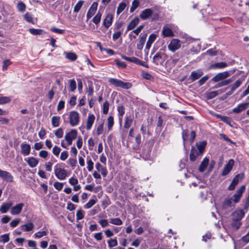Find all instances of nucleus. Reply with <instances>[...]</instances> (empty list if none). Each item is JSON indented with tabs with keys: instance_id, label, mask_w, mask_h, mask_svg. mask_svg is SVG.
Masks as SVG:
<instances>
[{
	"instance_id": "603ef678",
	"label": "nucleus",
	"mask_w": 249,
	"mask_h": 249,
	"mask_svg": "<svg viewBox=\"0 0 249 249\" xmlns=\"http://www.w3.org/2000/svg\"><path fill=\"white\" fill-rule=\"evenodd\" d=\"M109 103L108 101H106L103 104V111L104 114H107L109 109Z\"/></svg>"
},
{
	"instance_id": "72a5a7b5",
	"label": "nucleus",
	"mask_w": 249,
	"mask_h": 249,
	"mask_svg": "<svg viewBox=\"0 0 249 249\" xmlns=\"http://www.w3.org/2000/svg\"><path fill=\"white\" fill-rule=\"evenodd\" d=\"M29 32L33 35H42L45 32L42 29L31 28L29 30Z\"/></svg>"
},
{
	"instance_id": "7ed1b4c3",
	"label": "nucleus",
	"mask_w": 249,
	"mask_h": 249,
	"mask_svg": "<svg viewBox=\"0 0 249 249\" xmlns=\"http://www.w3.org/2000/svg\"><path fill=\"white\" fill-rule=\"evenodd\" d=\"M54 172L55 177L59 180H64L69 176L67 171L61 168L59 164H57L54 166Z\"/></svg>"
},
{
	"instance_id": "774afa93",
	"label": "nucleus",
	"mask_w": 249,
	"mask_h": 249,
	"mask_svg": "<svg viewBox=\"0 0 249 249\" xmlns=\"http://www.w3.org/2000/svg\"><path fill=\"white\" fill-rule=\"evenodd\" d=\"M69 182L71 185L74 186L78 184V180L77 178L71 177L69 179Z\"/></svg>"
},
{
	"instance_id": "58836bf2",
	"label": "nucleus",
	"mask_w": 249,
	"mask_h": 249,
	"mask_svg": "<svg viewBox=\"0 0 249 249\" xmlns=\"http://www.w3.org/2000/svg\"><path fill=\"white\" fill-rule=\"evenodd\" d=\"M139 0H134L132 2V6L130 9V12L133 13L135 9L139 6Z\"/></svg>"
},
{
	"instance_id": "a19ab883",
	"label": "nucleus",
	"mask_w": 249,
	"mask_h": 249,
	"mask_svg": "<svg viewBox=\"0 0 249 249\" xmlns=\"http://www.w3.org/2000/svg\"><path fill=\"white\" fill-rule=\"evenodd\" d=\"M17 7L18 10L21 12H24L26 10V5L22 1L18 2L17 4Z\"/></svg>"
},
{
	"instance_id": "c03bdc74",
	"label": "nucleus",
	"mask_w": 249,
	"mask_h": 249,
	"mask_svg": "<svg viewBox=\"0 0 249 249\" xmlns=\"http://www.w3.org/2000/svg\"><path fill=\"white\" fill-rule=\"evenodd\" d=\"M69 86L70 90L72 92L74 91L76 88V84L75 81L74 79L70 80Z\"/></svg>"
},
{
	"instance_id": "39448f33",
	"label": "nucleus",
	"mask_w": 249,
	"mask_h": 249,
	"mask_svg": "<svg viewBox=\"0 0 249 249\" xmlns=\"http://www.w3.org/2000/svg\"><path fill=\"white\" fill-rule=\"evenodd\" d=\"M108 82L116 87H120L126 89H130L132 86L131 83L125 82L116 78H110L109 79Z\"/></svg>"
},
{
	"instance_id": "20e7f679",
	"label": "nucleus",
	"mask_w": 249,
	"mask_h": 249,
	"mask_svg": "<svg viewBox=\"0 0 249 249\" xmlns=\"http://www.w3.org/2000/svg\"><path fill=\"white\" fill-rule=\"evenodd\" d=\"M140 18L143 20H146L152 17L153 20H156L159 19V15L157 13H154L151 8H147L143 10L140 15Z\"/></svg>"
},
{
	"instance_id": "dca6fc26",
	"label": "nucleus",
	"mask_w": 249,
	"mask_h": 249,
	"mask_svg": "<svg viewBox=\"0 0 249 249\" xmlns=\"http://www.w3.org/2000/svg\"><path fill=\"white\" fill-rule=\"evenodd\" d=\"M234 164V161L232 159L228 161V163L225 166L223 171L222 173V175L224 176L228 175L231 170Z\"/></svg>"
},
{
	"instance_id": "cd10ccee",
	"label": "nucleus",
	"mask_w": 249,
	"mask_h": 249,
	"mask_svg": "<svg viewBox=\"0 0 249 249\" xmlns=\"http://www.w3.org/2000/svg\"><path fill=\"white\" fill-rule=\"evenodd\" d=\"M95 167L96 169L100 172H101V174L104 176L106 177L107 175V169L104 168L99 162H97Z\"/></svg>"
},
{
	"instance_id": "ddd939ff",
	"label": "nucleus",
	"mask_w": 249,
	"mask_h": 249,
	"mask_svg": "<svg viewBox=\"0 0 249 249\" xmlns=\"http://www.w3.org/2000/svg\"><path fill=\"white\" fill-rule=\"evenodd\" d=\"M24 204L23 203H20L16 204L14 206H12L10 213L12 215H18L22 211Z\"/></svg>"
},
{
	"instance_id": "5701e85b",
	"label": "nucleus",
	"mask_w": 249,
	"mask_h": 249,
	"mask_svg": "<svg viewBox=\"0 0 249 249\" xmlns=\"http://www.w3.org/2000/svg\"><path fill=\"white\" fill-rule=\"evenodd\" d=\"M25 160L28 163L29 165L32 167H35L38 164V161L34 157L28 158L25 159Z\"/></svg>"
},
{
	"instance_id": "393cba45",
	"label": "nucleus",
	"mask_w": 249,
	"mask_h": 249,
	"mask_svg": "<svg viewBox=\"0 0 249 249\" xmlns=\"http://www.w3.org/2000/svg\"><path fill=\"white\" fill-rule=\"evenodd\" d=\"M94 120L95 116L93 114H89L88 116L86 124V129L87 130H89L91 129V126L94 123Z\"/></svg>"
},
{
	"instance_id": "4468645a",
	"label": "nucleus",
	"mask_w": 249,
	"mask_h": 249,
	"mask_svg": "<svg viewBox=\"0 0 249 249\" xmlns=\"http://www.w3.org/2000/svg\"><path fill=\"white\" fill-rule=\"evenodd\" d=\"M98 7V3L94 2L91 4L87 14V21L95 13Z\"/></svg>"
},
{
	"instance_id": "c756f323",
	"label": "nucleus",
	"mask_w": 249,
	"mask_h": 249,
	"mask_svg": "<svg viewBox=\"0 0 249 249\" xmlns=\"http://www.w3.org/2000/svg\"><path fill=\"white\" fill-rule=\"evenodd\" d=\"M21 229L25 231H30L34 228V225L33 223L30 222L21 226Z\"/></svg>"
},
{
	"instance_id": "49530a36",
	"label": "nucleus",
	"mask_w": 249,
	"mask_h": 249,
	"mask_svg": "<svg viewBox=\"0 0 249 249\" xmlns=\"http://www.w3.org/2000/svg\"><path fill=\"white\" fill-rule=\"evenodd\" d=\"M84 3V1L83 0H79L76 4L75 5L73 9V11L75 13H77L79 12V11L80 10L81 7L83 5V4Z\"/></svg>"
},
{
	"instance_id": "bf43d9fd",
	"label": "nucleus",
	"mask_w": 249,
	"mask_h": 249,
	"mask_svg": "<svg viewBox=\"0 0 249 249\" xmlns=\"http://www.w3.org/2000/svg\"><path fill=\"white\" fill-rule=\"evenodd\" d=\"M96 203V201L94 199H90L89 201L84 205V208L89 209L94 205Z\"/></svg>"
},
{
	"instance_id": "2f4dec72",
	"label": "nucleus",
	"mask_w": 249,
	"mask_h": 249,
	"mask_svg": "<svg viewBox=\"0 0 249 249\" xmlns=\"http://www.w3.org/2000/svg\"><path fill=\"white\" fill-rule=\"evenodd\" d=\"M60 117L59 116H54L52 118V124L53 127H56L59 125Z\"/></svg>"
},
{
	"instance_id": "1a4fd4ad",
	"label": "nucleus",
	"mask_w": 249,
	"mask_h": 249,
	"mask_svg": "<svg viewBox=\"0 0 249 249\" xmlns=\"http://www.w3.org/2000/svg\"><path fill=\"white\" fill-rule=\"evenodd\" d=\"M181 47V41L176 38L173 39L168 45V49L172 52L178 50Z\"/></svg>"
},
{
	"instance_id": "13d9d810",
	"label": "nucleus",
	"mask_w": 249,
	"mask_h": 249,
	"mask_svg": "<svg viewBox=\"0 0 249 249\" xmlns=\"http://www.w3.org/2000/svg\"><path fill=\"white\" fill-rule=\"evenodd\" d=\"M53 186L58 191H61L63 187V183L59 182H55L53 184Z\"/></svg>"
},
{
	"instance_id": "ea45409f",
	"label": "nucleus",
	"mask_w": 249,
	"mask_h": 249,
	"mask_svg": "<svg viewBox=\"0 0 249 249\" xmlns=\"http://www.w3.org/2000/svg\"><path fill=\"white\" fill-rule=\"evenodd\" d=\"M233 80L232 78H229L228 79H224L223 81H222L221 82L219 83L218 84V87H221L223 86H225L228 85H229L230 83H231V82H232Z\"/></svg>"
},
{
	"instance_id": "79ce46f5",
	"label": "nucleus",
	"mask_w": 249,
	"mask_h": 249,
	"mask_svg": "<svg viewBox=\"0 0 249 249\" xmlns=\"http://www.w3.org/2000/svg\"><path fill=\"white\" fill-rule=\"evenodd\" d=\"M110 222L115 225L120 226L123 224L122 221L119 218H111Z\"/></svg>"
},
{
	"instance_id": "f257e3e1",
	"label": "nucleus",
	"mask_w": 249,
	"mask_h": 249,
	"mask_svg": "<svg viewBox=\"0 0 249 249\" xmlns=\"http://www.w3.org/2000/svg\"><path fill=\"white\" fill-rule=\"evenodd\" d=\"M206 145V142L205 141L201 142L196 143V147L192 146L190 154V160L192 161H195L197 157L202 155L204 151Z\"/></svg>"
},
{
	"instance_id": "e2e57ef3",
	"label": "nucleus",
	"mask_w": 249,
	"mask_h": 249,
	"mask_svg": "<svg viewBox=\"0 0 249 249\" xmlns=\"http://www.w3.org/2000/svg\"><path fill=\"white\" fill-rule=\"evenodd\" d=\"M117 110L119 115L121 117H123V116L124 114L125 113L124 107L123 106H119L117 107Z\"/></svg>"
},
{
	"instance_id": "f3484780",
	"label": "nucleus",
	"mask_w": 249,
	"mask_h": 249,
	"mask_svg": "<svg viewBox=\"0 0 249 249\" xmlns=\"http://www.w3.org/2000/svg\"><path fill=\"white\" fill-rule=\"evenodd\" d=\"M13 206V202L9 201L7 202L3 203L0 207V212L2 213H6Z\"/></svg>"
},
{
	"instance_id": "412c9836",
	"label": "nucleus",
	"mask_w": 249,
	"mask_h": 249,
	"mask_svg": "<svg viewBox=\"0 0 249 249\" xmlns=\"http://www.w3.org/2000/svg\"><path fill=\"white\" fill-rule=\"evenodd\" d=\"M233 203H234L233 199H232V198L229 197H226L224 199V200L223 202V204H222L223 208V209H228V208L233 206Z\"/></svg>"
},
{
	"instance_id": "6e6d98bb",
	"label": "nucleus",
	"mask_w": 249,
	"mask_h": 249,
	"mask_svg": "<svg viewBox=\"0 0 249 249\" xmlns=\"http://www.w3.org/2000/svg\"><path fill=\"white\" fill-rule=\"evenodd\" d=\"M87 164H88L87 168H88V170H89V171L90 172V171H92V170L93 169L94 163L90 159L87 160Z\"/></svg>"
},
{
	"instance_id": "0eeeda50",
	"label": "nucleus",
	"mask_w": 249,
	"mask_h": 249,
	"mask_svg": "<svg viewBox=\"0 0 249 249\" xmlns=\"http://www.w3.org/2000/svg\"><path fill=\"white\" fill-rule=\"evenodd\" d=\"M175 29V26L173 25L170 24L163 26L161 34L164 37H171L175 36L173 30Z\"/></svg>"
},
{
	"instance_id": "c85d7f7f",
	"label": "nucleus",
	"mask_w": 249,
	"mask_h": 249,
	"mask_svg": "<svg viewBox=\"0 0 249 249\" xmlns=\"http://www.w3.org/2000/svg\"><path fill=\"white\" fill-rule=\"evenodd\" d=\"M133 121V118L131 116L126 115L125 117V122L124 124V127L125 128H129Z\"/></svg>"
},
{
	"instance_id": "8fccbe9b",
	"label": "nucleus",
	"mask_w": 249,
	"mask_h": 249,
	"mask_svg": "<svg viewBox=\"0 0 249 249\" xmlns=\"http://www.w3.org/2000/svg\"><path fill=\"white\" fill-rule=\"evenodd\" d=\"M114 124V119L111 116H110L107 118V127L109 130H110Z\"/></svg>"
},
{
	"instance_id": "e433bc0d",
	"label": "nucleus",
	"mask_w": 249,
	"mask_h": 249,
	"mask_svg": "<svg viewBox=\"0 0 249 249\" xmlns=\"http://www.w3.org/2000/svg\"><path fill=\"white\" fill-rule=\"evenodd\" d=\"M244 178V175L243 174H239L235 176L232 181L233 182V183L237 185L239 181L242 180Z\"/></svg>"
},
{
	"instance_id": "0e129e2a",
	"label": "nucleus",
	"mask_w": 249,
	"mask_h": 249,
	"mask_svg": "<svg viewBox=\"0 0 249 249\" xmlns=\"http://www.w3.org/2000/svg\"><path fill=\"white\" fill-rule=\"evenodd\" d=\"M11 99L8 97H0V104L9 103Z\"/></svg>"
},
{
	"instance_id": "2eb2a0df",
	"label": "nucleus",
	"mask_w": 249,
	"mask_h": 249,
	"mask_svg": "<svg viewBox=\"0 0 249 249\" xmlns=\"http://www.w3.org/2000/svg\"><path fill=\"white\" fill-rule=\"evenodd\" d=\"M0 178L7 182H13V177L8 172L0 169Z\"/></svg>"
},
{
	"instance_id": "338daca9",
	"label": "nucleus",
	"mask_w": 249,
	"mask_h": 249,
	"mask_svg": "<svg viewBox=\"0 0 249 249\" xmlns=\"http://www.w3.org/2000/svg\"><path fill=\"white\" fill-rule=\"evenodd\" d=\"M84 218L83 211L81 210H79L76 213L77 220H81Z\"/></svg>"
},
{
	"instance_id": "f8f14e48",
	"label": "nucleus",
	"mask_w": 249,
	"mask_h": 249,
	"mask_svg": "<svg viewBox=\"0 0 249 249\" xmlns=\"http://www.w3.org/2000/svg\"><path fill=\"white\" fill-rule=\"evenodd\" d=\"M246 190V186L242 185L239 189H238L233 196V199L234 203H236L239 202L243 193Z\"/></svg>"
},
{
	"instance_id": "69168bd1",
	"label": "nucleus",
	"mask_w": 249,
	"mask_h": 249,
	"mask_svg": "<svg viewBox=\"0 0 249 249\" xmlns=\"http://www.w3.org/2000/svg\"><path fill=\"white\" fill-rule=\"evenodd\" d=\"M99 223L102 228L106 227L109 225L107 220V219H101L99 221Z\"/></svg>"
},
{
	"instance_id": "c9c22d12",
	"label": "nucleus",
	"mask_w": 249,
	"mask_h": 249,
	"mask_svg": "<svg viewBox=\"0 0 249 249\" xmlns=\"http://www.w3.org/2000/svg\"><path fill=\"white\" fill-rule=\"evenodd\" d=\"M65 54L66 58L71 61H74L77 58V55L73 53H66Z\"/></svg>"
},
{
	"instance_id": "a18cd8bd",
	"label": "nucleus",
	"mask_w": 249,
	"mask_h": 249,
	"mask_svg": "<svg viewBox=\"0 0 249 249\" xmlns=\"http://www.w3.org/2000/svg\"><path fill=\"white\" fill-rule=\"evenodd\" d=\"M24 18L27 22L34 24V20H33V19L32 18V16L31 14H30L29 13H26L24 15Z\"/></svg>"
},
{
	"instance_id": "a211bd4d",
	"label": "nucleus",
	"mask_w": 249,
	"mask_h": 249,
	"mask_svg": "<svg viewBox=\"0 0 249 249\" xmlns=\"http://www.w3.org/2000/svg\"><path fill=\"white\" fill-rule=\"evenodd\" d=\"M249 103H244L240 104L238 106L232 109V111L236 113H239L243 110H246L249 107Z\"/></svg>"
},
{
	"instance_id": "a878e982",
	"label": "nucleus",
	"mask_w": 249,
	"mask_h": 249,
	"mask_svg": "<svg viewBox=\"0 0 249 249\" xmlns=\"http://www.w3.org/2000/svg\"><path fill=\"white\" fill-rule=\"evenodd\" d=\"M139 19L138 18H134L128 24L126 31H130L133 29L139 23Z\"/></svg>"
},
{
	"instance_id": "09e8293b",
	"label": "nucleus",
	"mask_w": 249,
	"mask_h": 249,
	"mask_svg": "<svg viewBox=\"0 0 249 249\" xmlns=\"http://www.w3.org/2000/svg\"><path fill=\"white\" fill-rule=\"evenodd\" d=\"M126 6V4L124 2H121L119 4L118 7H117V15H119L121 12H122L125 7Z\"/></svg>"
},
{
	"instance_id": "9d476101",
	"label": "nucleus",
	"mask_w": 249,
	"mask_h": 249,
	"mask_svg": "<svg viewBox=\"0 0 249 249\" xmlns=\"http://www.w3.org/2000/svg\"><path fill=\"white\" fill-rule=\"evenodd\" d=\"M77 135V132L75 129L71 130L65 136V140L68 142V145H71L73 140L76 139Z\"/></svg>"
},
{
	"instance_id": "f704fd0d",
	"label": "nucleus",
	"mask_w": 249,
	"mask_h": 249,
	"mask_svg": "<svg viewBox=\"0 0 249 249\" xmlns=\"http://www.w3.org/2000/svg\"><path fill=\"white\" fill-rule=\"evenodd\" d=\"M102 15V13L100 11H98V12L92 19L93 22L96 25L98 24L101 21Z\"/></svg>"
},
{
	"instance_id": "aec40b11",
	"label": "nucleus",
	"mask_w": 249,
	"mask_h": 249,
	"mask_svg": "<svg viewBox=\"0 0 249 249\" xmlns=\"http://www.w3.org/2000/svg\"><path fill=\"white\" fill-rule=\"evenodd\" d=\"M202 75L203 72L201 70L193 71L190 74L189 78L193 82L198 79Z\"/></svg>"
},
{
	"instance_id": "de8ad7c7",
	"label": "nucleus",
	"mask_w": 249,
	"mask_h": 249,
	"mask_svg": "<svg viewBox=\"0 0 249 249\" xmlns=\"http://www.w3.org/2000/svg\"><path fill=\"white\" fill-rule=\"evenodd\" d=\"M107 243L109 248L116 247L118 245V242L116 239H110L108 240Z\"/></svg>"
},
{
	"instance_id": "6e6552de",
	"label": "nucleus",
	"mask_w": 249,
	"mask_h": 249,
	"mask_svg": "<svg viewBox=\"0 0 249 249\" xmlns=\"http://www.w3.org/2000/svg\"><path fill=\"white\" fill-rule=\"evenodd\" d=\"M166 55L163 53L158 52L153 57V62L156 65L163 64Z\"/></svg>"
},
{
	"instance_id": "4be33fe9",
	"label": "nucleus",
	"mask_w": 249,
	"mask_h": 249,
	"mask_svg": "<svg viewBox=\"0 0 249 249\" xmlns=\"http://www.w3.org/2000/svg\"><path fill=\"white\" fill-rule=\"evenodd\" d=\"M113 16L111 14H107L103 21V25L108 28L112 24Z\"/></svg>"
},
{
	"instance_id": "4c0bfd02",
	"label": "nucleus",
	"mask_w": 249,
	"mask_h": 249,
	"mask_svg": "<svg viewBox=\"0 0 249 249\" xmlns=\"http://www.w3.org/2000/svg\"><path fill=\"white\" fill-rule=\"evenodd\" d=\"M48 232L46 231H38L34 235V237L35 238H41L43 236L47 235Z\"/></svg>"
},
{
	"instance_id": "b1692460",
	"label": "nucleus",
	"mask_w": 249,
	"mask_h": 249,
	"mask_svg": "<svg viewBox=\"0 0 249 249\" xmlns=\"http://www.w3.org/2000/svg\"><path fill=\"white\" fill-rule=\"evenodd\" d=\"M157 37V36L154 34H151L146 42L145 49L149 50L152 44L155 41Z\"/></svg>"
},
{
	"instance_id": "3c124183",
	"label": "nucleus",
	"mask_w": 249,
	"mask_h": 249,
	"mask_svg": "<svg viewBox=\"0 0 249 249\" xmlns=\"http://www.w3.org/2000/svg\"><path fill=\"white\" fill-rule=\"evenodd\" d=\"M54 135L58 139L62 138L63 136V130L62 128H59L57 129L55 131Z\"/></svg>"
},
{
	"instance_id": "5fc2aeb1",
	"label": "nucleus",
	"mask_w": 249,
	"mask_h": 249,
	"mask_svg": "<svg viewBox=\"0 0 249 249\" xmlns=\"http://www.w3.org/2000/svg\"><path fill=\"white\" fill-rule=\"evenodd\" d=\"M61 151V148L57 146H54L53 148V153L56 156L58 157Z\"/></svg>"
},
{
	"instance_id": "680f3d73",
	"label": "nucleus",
	"mask_w": 249,
	"mask_h": 249,
	"mask_svg": "<svg viewBox=\"0 0 249 249\" xmlns=\"http://www.w3.org/2000/svg\"><path fill=\"white\" fill-rule=\"evenodd\" d=\"M69 154L67 151H63L60 155V159L61 160H65L68 157Z\"/></svg>"
},
{
	"instance_id": "473e14b6",
	"label": "nucleus",
	"mask_w": 249,
	"mask_h": 249,
	"mask_svg": "<svg viewBox=\"0 0 249 249\" xmlns=\"http://www.w3.org/2000/svg\"><path fill=\"white\" fill-rule=\"evenodd\" d=\"M227 66L228 64L226 63L221 62L212 65L211 67L213 69H223Z\"/></svg>"
},
{
	"instance_id": "052dcab7",
	"label": "nucleus",
	"mask_w": 249,
	"mask_h": 249,
	"mask_svg": "<svg viewBox=\"0 0 249 249\" xmlns=\"http://www.w3.org/2000/svg\"><path fill=\"white\" fill-rule=\"evenodd\" d=\"M143 25H140L137 28L134 30H133L129 35L130 36H132V33H134L135 34L136 36L138 35L141 32L142 29L143 28Z\"/></svg>"
},
{
	"instance_id": "423d86ee",
	"label": "nucleus",
	"mask_w": 249,
	"mask_h": 249,
	"mask_svg": "<svg viewBox=\"0 0 249 249\" xmlns=\"http://www.w3.org/2000/svg\"><path fill=\"white\" fill-rule=\"evenodd\" d=\"M69 124L72 127L77 125L80 122L79 114L76 111H72L69 114Z\"/></svg>"
},
{
	"instance_id": "4d7b16f0",
	"label": "nucleus",
	"mask_w": 249,
	"mask_h": 249,
	"mask_svg": "<svg viewBox=\"0 0 249 249\" xmlns=\"http://www.w3.org/2000/svg\"><path fill=\"white\" fill-rule=\"evenodd\" d=\"M142 76L143 78L147 80H151L152 78H153V76L151 74L147 72L144 71H142Z\"/></svg>"
},
{
	"instance_id": "37998d69",
	"label": "nucleus",
	"mask_w": 249,
	"mask_h": 249,
	"mask_svg": "<svg viewBox=\"0 0 249 249\" xmlns=\"http://www.w3.org/2000/svg\"><path fill=\"white\" fill-rule=\"evenodd\" d=\"M68 163L73 169H74L77 164L76 157H74V158H70L68 160Z\"/></svg>"
},
{
	"instance_id": "6ab92c4d",
	"label": "nucleus",
	"mask_w": 249,
	"mask_h": 249,
	"mask_svg": "<svg viewBox=\"0 0 249 249\" xmlns=\"http://www.w3.org/2000/svg\"><path fill=\"white\" fill-rule=\"evenodd\" d=\"M31 151V146L30 144L26 143H23L21 144V153L24 156L29 155Z\"/></svg>"
},
{
	"instance_id": "9b49d317",
	"label": "nucleus",
	"mask_w": 249,
	"mask_h": 249,
	"mask_svg": "<svg viewBox=\"0 0 249 249\" xmlns=\"http://www.w3.org/2000/svg\"><path fill=\"white\" fill-rule=\"evenodd\" d=\"M230 75V74L229 71H223L216 74L214 77H213L212 80L214 82H218L220 81H223V80L226 79L227 78L229 77Z\"/></svg>"
},
{
	"instance_id": "7c9ffc66",
	"label": "nucleus",
	"mask_w": 249,
	"mask_h": 249,
	"mask_svg": "<svg viewBox=\"0 0 249 249\" xmlns=\"http://www.w3.org/2000/svg\"><path fill=\"white\" fill-rule=\"evenodd\" d=\"M243 81V79H238L233 84L231 85L230 87V88H232V90H235L241 85Z\"/></svg>"
},
{
	"instance_id": "bb28decb",
	"label": "nucleus",
	"mask_w": 249,
	"mask_h": 249,
	"mask_svg": "<svg viewBox=\"0 0 249 249\" xmlns=\"http://www.w3.org/2000/svg\"><path fill=\"white\" fill-rule=\"evenodd\" d=\"M209 161V160L207 157L203 159L199 167V170L200 172H203L205 170L208 165Z\"/></svg>"
},
{
	"instance_id": "f03ea898",
	"label": "nucleus",
	"mask_w": 249,
	"mask_h": 249,
	"mask_svg": "<svg viewBox=\"0 0 249 249\" xmlns=\"http://www.w3.org/2000/svg\"><path fill=\"white\" fill-rule=\"evenodd\" d=\"M245 214V212L243 210L240 209H236L231 213V216L232 221L231 226L233 228H234L236 230H237L240 228L241 225L240 220L244 216Z\"/></svg>"
},
{
	"instance_id": "864d4df0",
	"label": "nucleus",
	"mask_w": 249,
	"mask_h": 249,
	"mask_svg": "<svg viewBox=\"0 0 249 249\" xmlns=\"http://www.w3.org/2000/svg\"><path fill=\"white\" fill-rule=\"evenodd\" d=\"M0 238L1 239V242L3 243H7L10 240L9 234H4L0 236Z\"/></svg>"
}]
</instances>
